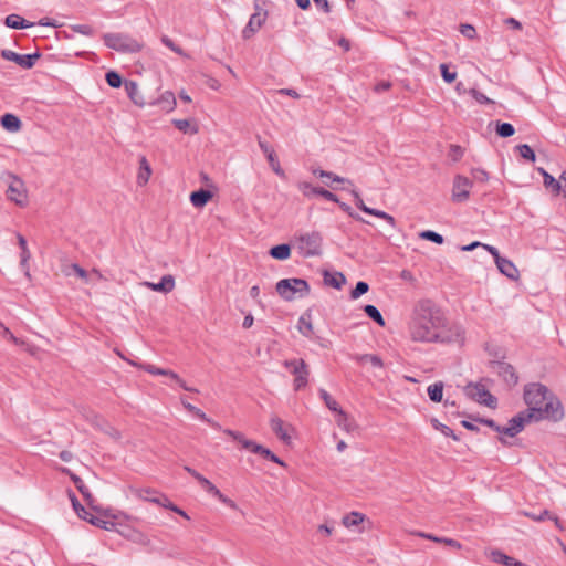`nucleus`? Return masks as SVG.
<instances>
[{
  "label": "nucleus",
  "mask_w": 566,
  "mask_h": 566,
  "mask_svg": "<svg viewBox=\"0 0 566 566\" xmlns=\"http://www.w3.org/2000/svg\"><path fill=\"white\" fill-rule=\"evenodd\" d=\"M499 271L505 275L506 277L511 279V280H517L518 279V270L517 268L515 266V264L506 259V258H503L501 256L496 262H495Z\"/></svg>",
  "instance_id": "aec40b11"
},
{
  "label": "nucleus",
  "mask_w": 566,
  "mask_h": 566,
  "mask_svg": "<svg viewBox=\"0 0 566 566\" xmlns=\"http://www.w3.org/2000/svg\"><path fill=\"white\" fill-rule=\"evenodd\" d=\"M364 312L370 319H373L379 326H385V319L376 306L367 304L364 306Z\"/></svg>",
  "instance_id": "ea45409f"
},
{
  "label": "nucleus",
  "mask_w": 566,
  "mask_h": 566,
  "mask_svg": "<svg viewBox=\"0 0 566 566\" xmlns=\"http://www.w3.org/2000/svg\"><path fill=\"white\" fill-rule=\"evenodd\" d=\"M20 266L22 268V270L24 271V275L30 279L31 277V274H30V271H29V260L31 258V253L29 251V249H25V250H21V254H20Z\"/></svg>",
  "instance_id": "864d4df0"
},
{
  "label": "nucleus",
  "mask_w": 566,
  "mask_h": 566,
  "mask_svg": "<svg viewBox=\"0 0 566 566\" xmlns=\"http://www.w3.org/2000/svg\"><path fill=\"white\" fill-rule=\"evenodd\" d=\"M172 124L178 130L185 134L195 135L198 133V127L196 125L191 126L188 119H172Z\"/></svg>",
  "instance_id": "a19ab883"
},
{
  "label": "nucleus",
  "mask_w": 566,
  "mask_h": 566,
  "mask_svg": "<svg viewBox=\"0 0 566 566\" xmlns=\"http://www.w3.org/2000/svg\"><path fill=\"white\" fill-rule=\"evenodd\" d=\"M222 431L227 436L231 437L235 442H238L242 449L259 454L262 458L270 460L281 467L286 465L285 462L281 460L277 455H275L270 449L256 443L253 440L247 439L242 432L231 429H223Z\"/></svg>",
  "instance_id": "f03ea898"
},
{
  "label": "nucleus",
  "mask_w": 566,
  "mask_h": 566,
  "mask_svg": "<svg viewBox=\"0 0 566 566\" xmlns=\"http://www.w3.org/2000/svg\"><path fill=\"white\" fill-rule=\"evenodd\" d=\"M492 558L495 563H500V564H503L506 566H527L524 563L518 562V560L514 559L513 557L507 556L500 551L492 552Z\"/></svg>",
  "instance_id": "473e14b6"
},
{
  "label": "nucleus",
  "mask_w": 566,
  "mask_h": 566,
  "mask_svg": "<svg viewBox=\"0 0 566 566\" xmlns=\"http://www.w3.org/2000/svg\"><path fill=\"white\" fill-rule=\"evenodd\" d=\"M212 198V192L207 189H199L197 191L191 192L190 202L196 208L205 207L208 201Z\"/></svg>",
  "instance_id": "a878e982"
},
{
  "label": "nucleus",
  "mask_w": 566,
  "mask_h": 566,
  "mask_svg": "<svg viewBox=\"0 0 566 566\" xmlns=\"http://www.w3.org/2000/svg\"><path fill=\"white\" fill-rule=\"evenodd\" d=\"M266 12H255L250 17V20L242 31L244 39H250L265 22Z\"/></svg>",
  "instance_id": "a211bd4d"
},
{
  "label": "nucleus",
  "mask_w": 566,
  "mask_h": 566,
  "mask_svg": "<svg viewBox=\"0 0 566 566\" xmlns=\"http://www.w3.org/2000/svg\"><path fill=\"white\" fill-rule=\"evenodd\" d=\"M523 514L536 522H543L545 520H548V517H553V513L549 512L548 510H543L538 514L533 512H523Z\"/></svg>",
  "instance_id": "5fc2aeb1"
},
{
  "label": "nucleus",
  "mask_w": 566,
  "mask_h": 566,
  "mask_svg": "<svg viewBox=\"0 0 566 566\" xmlns=\"http://www.w3.org/2000/svg\"><path fill=\"white\" fill-rule=\"evenodd\" d=\"M549 389L539 382H531L524 387V401L528 408L539 407L549 397Z\"/></svg>",
  "instance_id": "6e6552de"
},
{
  "label": "nucleus",
  "mask_w": 566,
  "mask_h": 566,
  "mask_svg": "<svg viewBox=\"0 0 566 566\" xmlns=\"http://www.w3.org/2000/svg\"><path fill=\"white\" fill-rule=\"evenodd\" d=\"M11 182L7 190V197L18 206H24L27 203V189L22 179L17 176H10Z\"/></svg>",
  "instance_id": "f8f14e48"
},
{
  "label": "nucleus",
  "mask_w": 566,
  "mask_h": 566,
  "mask_svg": "<svg viewBox=\"0 0 566 566\" xmlns=\"http://www.w3.org/2000/svg\"><path fill=\"white\" fill-rule=\"evenodd\" d=\"M474 420L493 429L497 433H500L501 436L499 437V441L503 446H511V443H509V441L505 439V437H503V432H502L503 426H499L493 419H488V418H474Z\"/></svg>",
  "instance_id": "72a5a7b5"
},
{
  "label": "nucleus",
  "mask_w": 566,
  "mask_h": 566,
  "mask_svg": "<svg viewBox=\"0 0 566 566\" xmlns=\"http://www.w3.org/2000/svg\"><path fill=\"white\" fill-rule=\"evenodd\" d=\"M105 80L106 83L113 88H118L124 84L122 76L116 71H108L105 74Z\"/></svg>",
  "instance_id": "a18cd8bd"
},
{
  "label": "nucleus",
  "mask_w": 566,
  "mask_h": 566,
  "mask_svg": "<svg viewBox=\"0 0 566 566\" xmlns=\"http://www.w3.org/2000/svg\"><path fill=\"white\" fill-rule=\"evenodd\" d=\"M70 499L73 505L74 511L77 513L78 517L86 520V515H88V512L84 509V506L80 503L78 499L75 496L74 493L70 494Z\"/></svg>",
  "instance_id": "603ef678"
},
{
  "label": "nucleus",
  "mask_w": 566,
  "mask_h": 566,
  "mask_svg": "<svg viewBox=\"0 0 566 566\" xmlns=\"http://www.w3.org/2000/svg\"><path fill=\"white\" fill-rule=\"evenodd\" d=\"M4 24L11 29H28L34 25L33 22H30L15 13L7 15Z\"/></svg>",
  "instance_id": "bb28decb"
},
{
  "label": "nucleus",
  "mask_w": 566,
  "mask_h": 566,
  "mask_svg": "<svg viewBox=\"0 0 566 566\" xmlns=\"http://www.w3.org/2000/svg\"><path fill=\"white\" fill-rule=\"evenodd\" d=\"M352 193L355 198V205L357 206V208L364 211L365 213L369 214L371 208L365 205L364 200L360 198L359 193L356 190H353Z\"/></svg>",
  "instance_id": "0e129e2a"
},
{
  "label": "nucleus",
  "mask_w": 566,
  "mask_h": 566,
  "mask_svg": "<svg viewBox=\"0 0 566 566\" xmlns=\"http://www.w3.org/2000/svg\"><path fill=\"white\" fill-rule=\"evenodd\" d=\"M103 40L107 48L120 53H136L143 49L137 40L125 33H105Z\"/></svg>",
  "instance_id": "39448f33"
},
{
  "label": "nucleus",
  "mask_w": 566,
  "mask_h": 566,
  "mask_svg": "<svg viewBox=\"0 0 566 566\" xmlns=\"http://www.w3.org/2000/svg\"><path fill=\"white\" fill-rule=\"evenodd\" d=\"M151 175V168L146 157H142L139 160V171L137 175V182L140 186H144L148 182L149 177Z\"/></svg>",
  "instance_id": "c756f323"
},
{
  "label": "nucleus",
  "mask_w": 566,
  "mask_h": 566,
  "mask_svg": "<svg viewBox=\"0 0 566 566\" xmlns=\"http://www.w3.org/2000/svg\"><path fill=\"white\" fill-rule=\"evenodd\" d=\"M473 178L480 182H484L489 179V175L486 171L482 169H474L472 171Z\"/></svg>",
  "instance_id": "774afa93"
},
{
  "label": "nucleus",
  "mask_w": 566,
  "mask_h": 566,
  "mask_svg": "<svg viewBox=\"0 0 566 566\" xmlns=\"http://www.w3.org/2000/svg\"><path fill=\"white\" fill-rule=\"evenodd\" d=\"M1 125L9 132H17L21 127V120L13 114H4L1 116Z\"/></svg>",
  "instance_id": "2f4dec72"
},
{
  "label": "nucleus",
  "mask_w": 566,
  "mask_h": 566,
  "mask_svg": "<svg viewBox=\"0 0 566 566\" xmlns=\"http://www.w3.org/2000/svg\"><path fill=\"white\" fill-rule=\"evenodd\" d=\"M365 516L358 512H352L343 517V524L345 527H353L359 525L364 521Z\"/></svg>",
  "instance_id": "79ce46f5"
},
{
  "label": "nucleus",
  "mask_w": 566,
  "mask_h": 566,
  "mask_svg": "<svg viewBox=\"0 0 566 566\" xmlns=\"http://www.w3.org/2000/svg\"><path fill=\"white\" fill-rule=\"evenodd\" d=\"M516 148L522 158H524L528 161H532V163L535 161L536 156H535L534 150L531 148V146H528L527 144H523V145H518Z\"/></svg>",
  "instance_id": "3c124183"
},
{
  "label": "nucleus",
  "mask_w": 566,
  "mask_h": 566,
  "mask_svg": "<svg viewBox=\"0 0 566 566\" xmlns=\"http://www.w3.org/2000/svg\"><path fill=\"white\" fill-rule=\"evenodd\" d=\"M460 32L468 39L472 40L476 36V31L471 24H461Z\"/></svg>",
  "instance_id": "680f3d73"
},
{
  "label": "nucleus",
  "mask_w": 566,
  "mask_h": 566,
  "mask_svg": "<svg viewBox=\"0 0 566 566\" xmlns=\"http://www.w3.org/2000/svg\"><path fill=\"white\" fill-rule=\"evenodd\" d=\"M470 95L480 104H493L494 102L492 99H490L486 95H484L483 93L479 92L478 90L475 88H471L469 91Z\"/></svg>",
  "instance_id": "052dcab7"
},
{
  "label": "nucleus",
  "mask_w": 566,
  "mask_h": 566,
  "mask_svg": "<svg viewBox=\"0 0 566 566\" xmlns=\"http://www.w3.org/2000/svg\"><path fill=\"white\" fill-rule=\"evenodd\" d=\"M431 424L436 430H439L443 436L451 437L453 440L459 441L460 438L457 436L452 429H450L448 426L439 422L436 418L431 420Z\"/></svg>",
  "instance_id": "c03bdc74"
},
{
  "label": "nucleus",
  "mask_w": 566,
  "mask_h": 566,
  "mask_svg": "<svg viewBox=\"0 0 566 566\" xmlns=\"http://www.w3.org/2000/svg\"><path fill=\"white\" fill-rule=\"evenodd\" d=\"M472 181L461 175H457L452 186V201L457 203L464 202L469 199Z\"/></svg>",
  "instance_id": "9b49d317"
},
{
  "label": "nucleus",
  "mask_w": 566,
  "mask_h": 566,
  "mask_svg": "<svg viewBox=\"0 0 566 566\" xmlns=\"http://www.w3.org/2000/svg\"><path fill=\"white\" fill-rule=\"evenodd\" d=\"M125 91L129 97V99L137 106H144L145 101L143 95L139 92V87L135 81H125L124 82Z\"/></svg>",
  "instance_id": "5701e85b"
},
{
  "label": "nucleus",
  "mask_w": 566,
  "mask_h": 566,
  "mask_svg": "<svg viewBox=\"0 0 566 566\" xmlns=\"http://www.w3.org/2000/svg\"><path fill=\"white\" fill-rule=\"evenodd\" d=\"M85 521H87L92 525L97 526V527L103 528V530H109V526H113L112 522L105 521L104 518L98 517V516H94L91 513H88V515H86V520Z\"/></svg>",
  "instance_id": "de8ad7c7"
},
{
  "label": "nucleus",
  "mask_w": 566,
  "mask_h": 566,
  "mask_svg": "<svg viewBox=\"0 0 566 566\" xmlns=\"http://www.w3.org/2000/svg\"><path fill=\"white\" fill-rule=\"evenodd\" d=\"M533 411L530 408L520 411L516 416L509 420L507 426H503V437H515L523 431L526 424L535 422Z\"/></svg>",
  "instance_id": "9d476101"
},
{
  "label": "nucleus",
  "mask_w": 566,
  "mask_h": 566,
  "mask_svg": "<svg viewBox=\"0 0 566 566\" xmlns=\"http://www.w3.org/2000/svg\"><path fill=\"white\" fill-rule=\"evenodd\" d=\"M276 292L277 294L284 298L285 301H291L294 298L296 293H300L301 296L307 295L310 293V285L303 279H283L276 283Z\"/></svg>",
  "instance_id": "423d86ee"
},
{
  "label": "nucleus",
  "mask_w": 566,
  "mask_h": 566,
  "mask_svg": "<svg viewBox=\"0 0 566 566\" xmlns=\"http://www.w3.org/2000/svg\"><path fill=\"white\" fill-rule=\"evenodd\" d=\"M337 203H338L339 208H340L344 212L348 213L352 218H354V219H355V220H357V221H364V219H363L359 214L355 213V212L352 210V208H350L347 203H345V202H340L339 200H338V202H337Z\"/></svg>",
  "instance_id": "338daca9"
},
{
  "label": "nucleus",
  "mask_w": 566,
  "mask_h": 566,
  "mask_svg": "<svg viewBox=\"0 0 566 566\" xmlns=\"http://www.w3.org/2000/svg\"><path fill=\"white\" fill-rule=\"evenodd\" d=\"M269 254L276 260H286L291 255V247L287 243L274 245L270 249Z\"/></svg>",
  "instance_id": "7c9ffc66"
},
{
  "label": "nucleus",
  "mask_w": 566,
  "mask_h": 566,
  "mask_svg": "<svg viewBox=\"0 0 566 566\" xmlns=\"http://www.w3.org/2000/svg\"><path fill=\"white\" fill-rule=\"evenodd\" d=\"M258 144L262 153L265 155L269 165L271 166L273 171L279 176H283L284 171L281 168L280 161L272 146L266 142L262 140L260 136H258Z\"/></svg>",
  "instance_id": "dca6fc26"
},
{
  "label": "nucleus",
  "mask_w": 566,
  "mask_h": 566,
  "mask_svg": "<svg viewBox=\"0 0 566 566\" xmlns=\"http://www.w3.org/2000/svg\"><path fill=\"white\" fill-rule=\"evenodd\" d=\"M160 41L165 46L170 49L172 52H175L179 55H185L184 50L180 46H178L177 44H175L174 41L170 38H168L167 35H163L160 38Z\"/></svg>",
  "instance_id": "6e6d98bb"
},
{
  "label": "nucleus",
  "mask_w": 566,
  "mask_h": 566,
  "mask_svg": "<svg viewBox=\"0 0 566 566\" xmlns=\"http://www.w3.org/2000/svg\"><path fill=\"white\" fill-rule=\"evenodd\" d=\"M492 368L507 386L513 387L517 384L518 376L512 365L505 361H492Z\"/></svg>",
  "instance_id": "4468645a"
},
{
  "label": "nucleus",
  "mask_w": 566,
  "mask_h": 566,
  "mask_svg": "<svg viewBox=\"0 0 566 566\" xmlns=\"http://www.w3.org/2000/svg\"><path fill=\"white\" fill-rule=\"evenodd\" d=\"M323 237L318 231L304 232L295 235V248L303 258L322 254Z\"/></svg>",
  "instance_id": "7ed1b4c3"
},
{
  "label": "nucleus",
  "mask_w": 566,
  "mask_h": 566,
  "mask_svg": "<svg viewBox=\"0 0 566 566\" xmlns=\"http://www.w3.org/2000/svg\"><path fill=\"white\" fill-rule=\"evenodd\" d=\"M72 30L76 33L91 36L93 34V28L88 24H76L72 27Z\"/></svg>",
  "instance_id": "e2e57ef3"
},
{
  "label": "nucleus",
  "mask_w": 566,
  "mask_h": 566,
  "mask_svg": "<svg viewBox=\"0 0 566 566\" xmlns=\"http://www.w3.org/2000/svg\"><path fill=\"white\" fill-rule=\"evenodd\" d=\"M440 72L443 81L449 84L454 82L457 78V72H450L448 65L444 63L440 65Z\"/></svg>",
  "instance_id": "13d9d810"
},
{
  "label": "nucleus",
  "mask_w": 566,
  "mask_h": 566,
  "mask_svg": "<svg viewBox=\"0 0 566 566\" xmlns=\"http://www.w3.org/2000/svg\"><path fill=\"white\" fill-rule=\"evenodd\" d=\"M284 367L290 369L291 374L294 375V390L298 391L306 387L308 382L310 368L303 359H291L283 363Z\"/></svg>",
  "instance_id": "0eeeda50"
},
{
  "label": "nucleus",
  "mask_w": 566,
  "mask_h": 566,
  "mask_svg": "<svg viewBox=\"0 0 566 566\" xmlns=\"http://www.w3.org/2000/svg\"><path fill=\"white\" fill-rule=\"evenodd\" d=\"M192 415H195L197 418H199L200 420L209 423L212 428L217 429V430H220L221 429V426L216 422L214 420L210 419L207 417V415L199 408H197Z\"/></svg>",
  "instance_id": "4d7b16f0"
},
{
  "label": "nucleus",
  "mask_w": 566,
  "mask_h": 566,
  "mask_svg": "<svg viewBox=\"0 0 566 566\" xmlns=\"http://www.w3.org/2000/svg\"><path fill=\"white\" fill-rule=\"evenodd\" d=\"M337 424L343 429L345 430L346 432H353L357 426L354 421V419H352L345 411L343 410H339L338 412V419H337Z\"/></svg>",
  "instance_id": "c9c22d12"
},
{
  "label": "nucleus",
  "mask_w": 566,
  "mask_h": 566,
  "mask_svg": "<svg viewBox=\"0 0 566 566\" xmlns=\"http://www.w3.org/2000/svg\"><path fill=\"white\" fill-rule=\"evenodd\" d=\"M538 171L542 174L544 178V186L549 188L555 195H558L562 187L560 181L555 179L552 175H549L545 169L538 168Z\"/></svg>",
  "instance_id": "f704fd0d"
},
{
  "label": "nucleus",
  "mask_w": 566,
  "mask_h": 566,
  "mask_svg": "<svg viewBox=\"0 0 566 566\" xmlns=\"http://www.w3.org/2000/svg\"><path fill=\"white\" fill-rule=\"evenodd\" d=\"M408 333L411 340L417 343H464V329L459 324L450 323L444 311L429 298L415 304L408 322Z\"/></svg>",
  "instance_id": "f257e3e1"
},
{
  "label": "nucleus",
  "mask_w": 566,
  "mask_h": 566,
  "mask_svg": "<svg viewBox=\"0 0 566 566\" xmlns=\"http://www.w3.org/2000/svg\"><path fill=\"white\" fill-rule=\"evenodd\" d=\"M1 56L4 60L17 63L24 70H30L34 66L35 62L41 57V54L39 52H35L33 54H18L11 50H2Z\"/></svg>",
  "instance_id": "ddd939ff"
},
{
  "label": "nucleus",
  "mask_w": 566,
  "mask_h": 566,
  "mask_svg": "<svg viewBox=\"0 0 566 566\" xmlns=\"http://www.w3.org/2000/svg\"><path fill=\"white\" fill-rule=\"evenodd\" d=\"M464 394L471 400L486 407L494 408L496 406V398L480 382H469L464 387Z\"/></svg>",
  "instance_id": "1a4fd4ad"
},
{
  "label": "nucleus",
  "mask_w": 566,
  "mask_h": 566,
  "mask_svg": "<svg viewBox=\"0 0 566 566\" xmlns=\"http://www.w3.org/2000/svg\"><path fill=\"white\" fill-rule=\"evenodd\" d=\"M298 331L302 335L310 337L313 333V325L311 322V315L310 314H303L298 319Z\"/></svg>",
  "instance_id": "4c0bfd02"
},
{
  "label": "nucleus",
  "mask_w": 566,
  "mask_h": 566,
  "mask_svg": "<svg viewBox=\"0 0 566 566\" xmlns=\"http://www.w3.org/2000/svg\"><path fill=\"white\" fill-rule=\"evenodd\" d=\"M62 472L70 475V478L73 481V483L75 484L76 489L82 494L84 501L90 506H93V502L95 501V499H94L93 494L90 492L88 488L85 485L84 481L78 475L71 472V470L67 468H63Z\"/></svg>",
  "instance_id": "6ab92c4d"
},
{
  "label": "nucleus",
  "mask_w": 566,
  "mask_h": 566,
  "mask_svg": "<svg viewBox=\"0 0 566 566\" xmlns=\"http://www.w3.org/2000/svg\"><path fill=\"white\" fill-rule=\"evenodd\" d=\"M369 214L385 220L386 222H388L392 227L395 226V222H396L395 218L392 216H390L389 213L385 212V211L371 208V210L369 211Z\"/></svg>",
  "instance_id": "bf43d9fd"
},
{
  "label": "nucleus",
  "mask_w": 566,
  "mask_h": 566,
  "mask_svg": "<svg viewBox=\"0 0 566 566\" xmlns=\"http://www.w3.org/2000/svg\"><path fill=\"white\" fill-rule=\"evenodd\" d=\"M428 396L433 402H441L443 397V382L437 381L427 389Z\"/></svg>",
  "instance_id": "e433bc0d"
},
{
  "label": "nucleus",
  "mask_w": 566,
  "mask_h": 566,
  "mask_svg": "<svg viewBox=\"0 0 566 566\" xmlns=\"http://www.w3.org/2000/svg\"><path fill=\"white\" fill-rule=\"evenodd\" d=\"M495 132L496 134L502 137V138H507V137H511L514 135L515 133V128L512 124L510 123H501V122H496V128H495Z\"/></svg>",
  "instance_id": "37998d69"
},
{
  "label": "nucleus",
  "mask_w": 566,
  "mask_h": 566,
  "mask_svg": "<svg viewBox=\"0 0 566 566\" xmlns=\"http://www.w3.org/2000/svg\"><path fill=\"white\" fill-rule=\"evenodd\" d=\"M156 492L154 490L147 489L140 492V497L145 501L158 504L163 507L167 509V504L169 503V499L163 494L155 495Z\"/></svg>",
  "instance_id": "c85d7f7f"
},
{
  "label": "nucleus",
  "mask_w": 566,
  "mask_h": 566,
  "mask_svg": "<svg viewBox=\"0 0 566 566\" xmlns=\"http://www.w3.org/2000/svg\"><path fill=\"white\" fill-rule=\"evenodd\" d=\"M145 285L156 292L169 293L175 287V280L171 275H164L158 283L145 282Z\"/></svg>",
  "instance_id": "b1692460"
},
{
  "label": "nucleus",
  "mask_w": 566,
  "mask_h": 566,
  "mask_svg": "<svg viewBox=\"0 0 566 566\" xmlns=\"http://www.w3.org/2000/svg\"><path fill=\"white\" fill-rule=\"evenodd\" d=\"M533 411L534 421L537 422L543 419L552 420L554 422H558L564 418V407L559 399L555 397L553 394L549 395L547 400L539 407L530 408Z\"/></svg>",
  "instance_id": "20e7f679"
},
{
  "label": "nucleus",
  "mask_w": 566,
  "mask_h": 566,
  "mask_svg": "<svg viewBox=\"0 0 566 566\" xmlns=\"http://www.w3.org/2000/svg\"><path fill=\"white\" fill-rule=\"evenodd\" d=\"M140 367L151 374V375H158V376H168L170 377L172 380H175L184 390H187V391H193V392H197V389L195 388H191V387H188L186 385V382L178 376V374H176L175 371L172 370H169V369H164V368H159V367H156L155 365H150V364H146V365H140Z\"/></svg>",
  "instance_id": "2eb2a0df"
},
{
  "label": "nucleus",
  "mask_w": 566,
  "mask_h": 566,
  "mask_svg": "<svg viewBox=\"0 0 566 566\" xmlns=\"http://www.w3.org/2000/svg\"><path fill=\"white\" fill-rule=\"evenodd\" d=\"M419 235L421 239L434 242L437 244H442L444 242L443 237L432 230H424V231L420 232Z\"/></svg>",
  "instance_id": "8fccbe9b"
},
{
  "label": "nucleus",
  "mask_w": 566,
  "mask_h": 566,
  "mask_svg": "<svg viewBox=\"0 0 566 566\" xmlns=\"http://www.w3.org/2000/svg\"><path fill=\"white\" fill-rule=\"evenodd\" d=\"M369 290V285L368 283L364 282V281H359L356 283V286L350 292V298L352 300H357L359 298L361 295H364L365 293H367Z\"/></svg>",
  "instance_id": "09e8293b"
},
{
  "label": "nucleus",
  "mask_w": 566,
  "mask_h": 566,
  "mask_svg": "<svg viewBox=\"0 0 566 566\" xmlns=\"http://www.w3.org/2000/svg\"><path fill=\"white\" fill-rule=\"evenodd\" d=\"M319 397L324 400L326 407L332 410V411H335V412H339V408H338V403L335 399L332 398V396L325 390V389H319Z\"/></svg>",
  "instance_id": "49530a36"
},
{
  "label": "nucleus",
  "mask_w": 566,
  "mask_h": 566,
  "mask_svg": "<svg viewBox=\"0 0 566 566\" xmlns=\"http://www.w3.org/2000/svg\"><path fill=\"white\" fill-rule=\"evenodd\" d=\"M270 427L280 440H282L284 443H290L291 437L289 434L287 428L285 427L281 418L276 416L271 417Z\"/></svg>",
  "instance_id": "412c9836"
},
{
  "label": "nucleus",
  "mask_w": 566,
  "mask_h": 566,
  "mask_svg": "<svg viewBox=\"0 0 566 566\" xmlns=\"http://www.w3.org/2000/svg\"><path fill=\"white\" fill-rule=\"evenodd\" d=\"M355 359L360 364L369 363L371 366H374L376 368L384 367V363H382L381 358L377 355H373V354L357 355L355 357Z\"/></svg>",
  "instance_id": "58836bf2"
},
{
  "label": "nucleus",
  "mask_w": 566,
  "mask_h": 566,
  "mask_svg": "<svg viewBox=\"0 0 566 566\" xmlns=\"http://www.w3.org/2000/svg\"><path fill=\"white\" fill-rule=\"evenodd\" d=\"M463 156V149L458 145H451L449 150V157L452 158L453 161H458Z\"/></svg>",
  "instance_id": "69168bd1"
},
{
  "label": "nucleus",
  "mask_w": 566,
  "mask_h": 566,
  "mask_svg": "<svg viewBox=\"0 0 566 566\" xmlns=\"http://www.w3.org/2000/svg\"><path fill=\"white\" fill-rule=\"evenodd\" d=\"M312 172L319 177V178H325L327 180H324V184L328 187H331V181L332 182H338V184H344V182H347V184H352L350 180L348 179H345L332 171H326V170H323V169H313Z\"/></svg>",
  "instance_id": "cd10ccee"
},
{
  "label": "nucleus",
  "mask_w": 566,
  "mask_h": 566,
  "mask_svg": "<svg viewBox=\"0 0 566 566\" xmlns=\"http://www.w3.org/2000/svg\"><path fill=\"white\" fill-rule=\"evenodd\" d=\"M150 104L158 105L165 112H171L176 107V97L172 92L166 91L159 98Z\"/></svg>",
  "instance_id": "393cba45"
},
{
  "label": "nucleus",
  "mask_w": 566,
  "mask_h": 566,
  "mask_svg": "<svg viewBox=\"0 0 566 566\" xmlns=\"http://www.w3.org/2000/svg\"><path fill=\"white\" fill-rule=\"evenodd\" d=\"M298 188H300V190L302 191V193L305 197L319 196V197H323L326 200H329V201H333V202H338V198H337L336 195H334L329 190H326V189H324L322 187H315V186H312L308 182H301L298 185Z\"/></svg>",
  "instance_id": "f3484780"
},
{
  "label": "nucleus",
  "mask_w": 566,
  "mask_h": 566,
  "mask_svg": "<svg viewBox=\"0 0 566 566\" xmlns=\"http://www.w3.org/2000/svg\"><path fill=\"white\" fill-rule=\"evenodd\" d=\"M324 284L336 290H340L346 283V277L342 272H323Z\"/></svg>",
  "instance_id": "4be33fe9"
}]
</instances>
